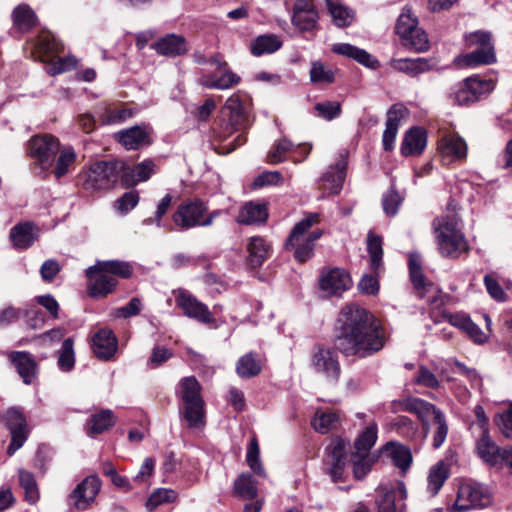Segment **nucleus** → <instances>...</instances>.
Here are the masks:
<instances>
[{"label":"nucleus","mask_w":512,"mask_h":512,"mask_svg":"<svg viewBox=\"0 0 512 512\" xmlns=\"http://www.w3.org/2000/svg\"><path fill=\"white\" fill-rule=\"evenodd\" d=\"M338 350L345 356L369 357L385 344L384 331L376 318L356 304L343 307L338 316Z\"/></svg>","instance_id":"f257e3e1"},{"label":"nucleus","mask_w":512,"mask_h":512,"mask_svg":"<svg viewBox=\"0 0 512 512\" xmlns=\"http://www.w3.org/2000/svg\"><path fill=\"white\" fill-rule=\"evenodd\" d=\"M222 111L225 119L215 130L214 137L219 142L225 143L223 149L229 153L246 142L244 132L249 127V117L244 94L233 93L226 100Z\"/></svg>","instance_id":"f03ea898"},{"label":"nucleus","mask_w":512,"mask_h":512,"mask_svg":"<svg viewBox=\"0 0 512 512\" xmlns=\"http://www.w3.org/2000/svg\"><path fill=\"white\" fill-rule=\"evenodd\" d=\"M459 224L457 214L451 211L433 220L432 227L438 251L445 258L456 259L469 249Z\"/></svg>","instance_id":"7ed1b4c3"},{"label":"nucleus","mask_w":512,"mask_h":512,"mask_svg":"<svg viewBox=\"0 0 512 512\" xmlns=\"http://www.w3.org/2000/svg\"><path fill=\"white\" fill-rule=\"evenodd\" d=\"M132 267L128 262L119 260L98 261L86 270L89 278V294L93 298L104 297L114 291L118 281L115 276L129 278Z\"/></svg>","instance_id":"20e7f679"},{"label":"nucleus","mask_w":512,"mask_h":512,"mask_svg":"<svg viewBox=\"0 0 512 512\" xmlns=\"http://www.w3.org/2000/svg\"><path fill=\"white\" fill-rule=\"evenodd\" d=\"M201 390V385L194 376L182 378L177 385L179 412L190 428L200 429L206 423L205 401Z\"/></svg>","instance_id":"39448f33"},{"label":"nucleus","mask_w":512,"mask_h":512,"mask_svg":"<svg viewBox=\"0 0 512 512\" xmlns=\"http://www.w3.org/2000/svg\"><path fill=\"white\" fill-rule=\"evenodd\" d=\"M319 222L320 215L310 213L293 227L285 247L294 251V258L298 262H305L312 257L315 243L322 236V230L311 228Z\"/></svg>","instance_id":"423d86ee"},{"label":"nucleus","mask_w":512,"mask_h":512,"mask_svg":"<svg viewBox=\"0 0 512 512\" xmlns=\"http://www.w3.org/2000/svg\"><path fill=\"white\" fill-rule=\"evenodd\" d=\"M124 169L122 160L95 162L80 175L83 189L89 192L111 189Z\"/></svg>","instance_id":"0eeeda50"},{"label":"nucleus","mask_w":512,"mask_h":512,"mask_svg":"<svg viewBox=\"0 0 512 512\" xmlns=\"http://www.w3.org/2000/svg\"><path fill=\"white\" fill-rule=\"evenodd\" d=\"M468 47H476L475 50L460 55L457 58L459 66L477 67L496 62V54L492 43V35L487 31H475L465 35Z\"/></svg>","instance_id":"6e6552de"},{"label":"nucleus","mask_w":512,"mask_h":512,"mask_svg":"<svg viewBox=\"0 0 512 512\" xmlns=\"http://www.w3.org/2000/svg\"><path fill=\"white\" fill-rule=\"evenodd\" d=\"M396 33L402 39L403 45L416 52H424L429 48L426 32L418 27V19L410 7H404L398 17Z\"/></svg>","instance_id":"1a4fd4ad"},{"label":"nucleus","mask_w":512,"mask_h":512,"mask_svg":"<svg viewBox=\"0 0 512 512\" xmlns=\"http://www.w3.org/2000/svg\"><path fill=\"white\" fill-rule=\"evenodd\" d=\"M491 495L486 487L476 482H463L459 485L453 512H466L470 509L484 508L491 504Z\"/></svg>","instance_id":"9d476101"},{"label":"nucleus","mask_w":512,"mask_h":512,"mask_svg":"<svg viewBox=\"0 0 512 512\" xmlns=\"http://www.w3.org/2000/svg\"><path fill=\"white\" fill-rule=\"evenodd\" d=\"M209 65L215 69L209 73L203 74L199 83L208 89L228 90L237 86L241 77L234 73L228 66V63L218 56L209 58Z\"/></svg>","instance_id":"9b49d317"},{"label":"nucleus","mask_w":512,"mask_h":512,"mask_svg":"<svg viewBox=\"0 0 512 512\" xmlns=\"http://www.w3.org/2000/svg\"><path fill=\"white\" fill-rule=\"evenodd\" d=\"M59 148V140L49 134L34 136L28 142L29 155L44 174L52 167Z\"/></svg>","instance_id":"f8f14e48"},{"label":"nucleus","mask_w":512,"mask_h":512,"mask_svg":"<svg viewBox=\"0 0 512 512\" xmlns=\"http://www.w3.org/2000/svg\"><path fill=\"white\" fill-rule=\"evenodd\" d=\"M318 282L326 297H339L352 287L350 274L339 267H324L320 271Z\"/></svg>","instance_id":"ddd939ff"},{"label":"nucleus","mask_w":512,"mask_h":512,"mask_svg":"<svg viewBox=\"0 0 512 512\" xmlns=\"http://www.w3.org/2000/svg\"><path fill=\"white\" fill-rule=\"evenodd\" d=\"M311 367L327 380L336 382L341 373L337 353L326 347H317L311 355Z\"/></svg>","instance_id":"4468645a"},{"label":"nucleus","mask_w":512,"mask_h":512,"mask_svg":"<svg viewBox=\"0 0 512 512\" xmlns=\"http://www.w3.org/2000/svg\"><path fill=\"white\" fill-rule=\"evenodd\" d=\"M346 446L343 439L334 438L325 449L324 469L334 482L342 479L346 465Z\"/></svg>","instance_id":"2eb2a0df"},{"label":"nucleus","mask_w":512,"mask_h":512,"mask_svg":"<svg viewBox=\"0 0 512 512\" xmlns=\"http://www.w3.org/2000/svg\"><path fill=\"white\" fill-rule=\"evenodd\" d=\"M4 420L11 434V442L7 448V453L12 456L26 442L29 429L22 412L16 408L7 410Z\"/></svg>","instance_id":"dca6fc26"},{"label":"nucleus","mask_w":512,"mask_h":512,"mask_svg":"<svg viewBox=\"0 0 512 512\" xmlns=\"http://www.w3.org/2000/svg\"><path fill=\"white\" fill-rule=\"evenodd\" d=\"M206 212L207 207L202 201H186L178 206L172 219L176 226L187 230L196 226H202L203 216Z\"/></svg>","instance_id":"f3484780"},{"label":"nucleus","mask_w":512,"mask_h":512,"mask_svg":"<svg viewBox=\"0 0 512 512\" xmlns=\"http://www.w3.org/2000/svg\"><path fill=\"white\" fill-rule=\"evenodd\" d=\"M175 301L183 313L190 318L196 319L205 324L215 323V318L209 311L208 307L202 302L198 301L192 294L184 289H179L174 292Z\"/></svg>","instance_id":"a211bd4d"},{"label":"nucleus","mask_w":512,"mask_h":512,"mask_svg":"<svg viewBox=\"0 0 512 512\" xmlns=\"http://www.w3.org/2000/svg\"><path fill=\"white\" fill-rule=\"evenodd\" d=\"M347 160L344 155L336 163L328 168V170L319 179V189L325 195L338 194L342 187L346 176Z\"/></svg>","instance_id":"6ab92c4d"},{"label":"nucleus","mask_w":512,"mask_h":512,"mask_svg":"<svg viewBox=\"0 0 512 512\" xmlns=\"http://www.w3.org/2000/svg\"><path fill=\"white\" fill-rule=\"evenodd\" d=\"M101 489V480L96 475L86 477L71 494L74 506L78 510H86L95 500Z\"/></svg>","instance_id":"aec40b11"},{"label":"nucleus","mask_w":512,"mask_h":512,"mask_svg":"<svg viewBox=\"0 0 512 512\" xmlns=\"http://www.w3.org/2000/svg\"><path fill=\"white\" fill-rule=\"evenodd\" d=\"M394 406L396 407V410L416 414L422 422L426 434L429 430V418L439 410L435 405L416 397H407L402 400L395 401Z\"/></svg>","instance_id":"412c9836"},{"label":"nucleus","mask_w":512,"mask_h":512,"mask_svg":"<svg viewBox=\"0 0 512 512\" xmlns=\"http://www.w3.org/2000/svg\"><path fill=\"white\" fill-rule=\"evenodd\" d=\"M318 12L312 0H295L292 23L302 31L312 30L318 21Z\"/></svg>","instance_id":"4be33fe9"},{"label":"nucleus","mask_w":512,"mask_h":512,"mask_svg":"<svg viewBox=\"0 0 512 512\" xmlns=\"http://www.w3.org/2000/svg\"><path fill=\"white\" fill-rule=\"evenodd\" d=\"M155 170V163L150 159H146L132 168H128L125 164V169L120 174L122 185L129 188L139 182L147 181L155 173Z\"/></svg>","instance_id":"5701e85b"},{"label":"nucleus","mask_w":512,"mask_h":512,"mask_svg":"<svg viewBox=\"0 0 512 512\" xmlns=\"http://www.w3.org/2000/svg\"><path fill=\"white\" fill-rule=\"evenodd\" d=\"M116 140L127 150H137L150 144V132L146 126H134L115 134Z\"/></svg>","instance_id":"b1692460"},{"label":"nucleus","mask_w":512,"mask_h":512,"mask_svg":"<svg viewBox=\"0 0 512 512\" xmlns=\"http://www.w3.org/2000/svg\"><path fill=\"white\" fill-rule=\"evenodd\" d=\"M378 493L379 496L376 500L378 512H395L396 500H405L407 497L406 487L402 481H398L391 490L381 486L378 489Z\"/></svg>","instance_id":"393cba45"},{"label":"nucleus","mask_w":512,"mask_h":512,"mask_svg":"<svg viewBox=\"0 0 512 512\" xmlns=\"http://www.w3.org/2000/svg\"><path fill=\"white\" fill-rule=\"evenodd\" d=\"M152 48L160 55L168 57H177L188 51L186 40L183 36L177 34H168L155 43Z\"/></svg>","instance_id":"a878e982"},{"label":"nucleus","mask_w":512,"mask_h":512,"mask_svg":"<svg viewBox=\"0 0 512 512\" xmlns=\"http://www.w3.org/2000/svg\"><path fill=\"white\" fill-rule=\"evenodd\" d=\"M438 150L442 157L448 158L449 161L461 160L466 157L467 144L463 138L448 134L440 139Z\"/></svg>","instance_id":"bb28decb"},{"label":"nucleus","mask_w":512,"mask_h":512,"mask_svg":"<svg viewBox=\"0 0 512 512\" xmlns=\"http://www.w3.org/2000/svg\"><path fill=\"white\" fill-rule=\"evenodd\" d=\"M477 453L479 457L491 466H499L503 464L504 450L490 438L489 434H481L480 439L477 441Z\"/></svg>","instance_id":"cd10ccee"},{"label":"nucleus","mask_w":512,"mask_h":512,"mask_svg":"<svg viewBox=\"0 0 512 512\" xmlns=\"http://www.w3.org/2000/svg\"><path fill=\"white\" fill-rule=\"evenodd\" d=\"M92 348L98 358L108 360L117 350V339L111 330L102 329L95 334Z\"/></svg>","instance_id":"c85d7f7f"},{"label":"nucleus","mask_w":512,"mask_h":512,"mask_svg":"<svg viewBox=\"0 0 512 512\" xmlns=\"http://www.w3.org/2000/svg\"><path fill=\"white\" fill-rule=\"evenodd\" d=\"M332 51L347 58L354 59L361 65L371 69H376L380 65L379 61L367 51L348 43L335 44L333 45Z\"/></svg>","instance_id":"c756f323"},{"label":"nucleus","mask_w":512,"mask_h":512,"mask_svg":"<svg viewBox=\"0 0 512 512\" xmlns=\"http://www.w3.org/2000/svg\"><path fill=\"white\" fill-rule=\"evenodd\" d=\"M19 375L26 384H30L36 374V362L28 352L14 351L8 354Z\"/></svg>","instance_id":"7c9ffc66"},{"label":"nucleus","mask_w":512,"mask_h":512,"mask_svg":"<svg viewBox=\"0 0 512 512\" xmlns=\"http://www.w3.org/2000/svg\"><path fill=\"white\" fill-rule=\"evenodd\" d=\"M267 218L266 205L251 201L242 206L236 220L240 224L252 225L264 223Z\"/></svg>","instance_id":"2f4dec72"},{"label":"nucleus","mask_w":512,"mask_h":512,"mask_svg":"<svg viewBox=\"0 0 512 512\" xmlns=\"http://www.w3.org/2000/svg\"><path fill=\"white\" fill-rule=\"evenodd\" d=\"M427 144L426 133L421 128H412L406 132L401 145V152L404 156L419 155Z\"/></svg>","instance_id":"473e14b6"},{"label":"nucleus","mask_w":512,"mask_h":512,"mask_svg":"<svg viewBox=\"0 0 512 512\" xmlns=\"http://www.w3.org/2000/svg\"><path fill=\"white\" fill-rule=\"evenodd\" d=\"M249 261L253 267L260 266L270 255V245L260 236L251 237L247 245Z\"/></svg>","instance_id":"72a5a7b5"},{"label":"nucleus","mask_w":512,"mask_h":512,"mask_svg":"<svg viewBox=\"0 0 512 512\" xmlns=\"http://www.w3.org/2000/svg\"><path fill=\"white\" fill-rule=\"evenodd\" d=\"M392 68L397 71L415 76L419 73L425 72L430 69V64L425 58H401L392 59L390 62Z\"/></svg>","instance_id":"f704fd0d"},{"label":"nucleus","mask_w":512,"mask_h":512,"mask_svg":"<svg viewBox=\"0 0 512 512\" xmlns=\"http://www.w3.org/2000/svg\"><path fill=\"white\" fill-rule=\"evenodd\" d=\"M31 223H22L14 226L10 232V239L14 247L18 249H26L30 247L36 240Z\"/></svg>","instance_id":"c9c22d12"},{"label":"nucleus","mask_w":512,"mask_h":512,"mask_svg":"<svg viewBox=\"0 0 512 512\" xmlns=\"http://www.w3.org/2000/svg\"><path fill=\"white\" fill-rule=\"evenodd\" d=\"M116 422V418L111 410H102L92 415L87 423V434L91 437L101 434L111 428Z\"/></svg>","instance_id":"e433bc0d"},{"label":"nucleus","mask_w":512,"mask_h":512,"mask_svg":"<svg viewBox=\"0 0 512 512\" xmlns=\"http://www.w3.org/2000/svg\"><path fill=\"white\" fill-rule=\"evenodd\" d=\"M282 46V42L276 35L265 34L258 36L251 43V52L255 56L271 54L276 52Z\"/></svg>","instance_id":"4c0bfd02"},{"label":"nucleus","mask_w":512,"mask_h":512,"mask_svg":"<svg viewBox=\"0 0 512 512\" xmlns=\"http://www.w3.org/2000/svg\"><path fill=\"white\" fill-rule=\"evenodd\" d=\"M311 423L317 432L325 434L340 425V417L337 413L332 411L318 410Z\"/></svg>","instance_id":"58836bf2"},{"label":"nucleus","mask_w":512,"mask_h":512,"mask_svg":"<svg viewBox=\"0 0 512 512\" xmlns=\"http://www.w3.org/2000/svg\"><path fill=\"white\" fill-rule=\"evenodd\" d=\"M261 372V364L253 353H247L236 363V373L239 377L249 379Z\"/></svg>","instance_id":"ea45409f"},{"label":"nucleus","mask_w":512,"mask_h":512,"mask_svg":"<svg viewBox=\"0 0 512 512\" xmlns=\"http://www.w3.org/2000/svg\"><path fill=\"white\" fill-rule=\"evenodd\" d=\"M409 274L413 287L418 291L422 297V291L426 286V279L422 271L421 256L418 253H411L409 255Z\"/></svg>","instance_id":"a19ab883"},{"label":"nucleus","mask_w":512,"mask_h":512,"mask_svg":"<svg viewBox=\"0 0 512 512\" xmlns=\"http://www.w3.org/2000/svg\"><path fill=\"white\" fill-rule=\"evenodd\" d=\"M377 439V425L370 424L356 439L354 443L355 452L360 456L370 455V449Z\"/></svg>","instance_id":"79ce46f5"},{"label":"nucleus","mask_w":512,"mask_h":512,"mask_svg":"<svg viewBox=\"0 0 512 512\" xmlns=\"http://www.w3.org/2000/svg\"><path fill=\"white\" fill-rule=\"evenodd\" d=\"M449 476L448 468L444 462H438L431 467L428 475V491L436 495Z\"/></svg>","instance_id":"37998d69"},{"label":"nucleus","mask_w":512,"mask_h":512,"mask_svg":"<svg viewBox=\"0 0 512 512\" xmlns=\"http://www.w3.org/2000/svg\"><path fill=\"white\" fill-rule=\"evenodd\" d=\"M37 49L42 61H49L61 52V45L53 35L43 34L37 41Z\"/></svg>","instance_id":"c03bdc74"},{"label":"nucleus","mask_w":512,"mask_h":512,"mask_svg":"<svg viewBox=\"0 0 512 512\" xmlns=\"http://www.w3.org/2000/svg\"><path fill=\"white\" fill-rule=\"evenodd\" d=\"M310 81L315 85H328L335 81V72L320 61L311 64Z\"/></svg>","instance_id":"a18cd8bd"},{"label":"nucleus","mask_w":512,"mask_h":512,"mask_svg":"<svg viewBox=\"0 0 512 512\" xmlns=\"http://www.w3.org/2000/svg\"><path fill=\"white\" fill-rule=\"evenodd\" d=\"M386 451L394 465L400 468L403 472L410 467L412 455L407 447L391 443L387 446Z\"/></svg>","instance_id":"49530a36"},{"label":"nucleus","mask_w":512,"mask_h":512,"mask_svg":"<svg viewBox=\"0 0 512 512\" xmlns=\"http://www.w3.org/2000/svg\"><path fill=\"white\" fill-rule=\"evenodd\" d=\"M19 484L24 489L25 500L30 504H35L39 499V491L34 475L24 469H19Z\"/></svg>","instance_id":"de8ad7c7"},{"label":"nucleus","mask_w":512,"mask_h":512,"mask_svg":"<svg viewBox=\"0 0 512 512\" xmlns=\"http://www.w3.org/2000/svg\"><path fill=\"white\" fill-rule=\"evenodd\" d=\"M367 251L370 255V267L372 271L377 272L382 265L383 249L381 238L373 233H369L367 237Z\"/></svg>","instance_id":"09e8293b"},{"label":"nucleus","mask_w":512,"mask_h":512,"mask_svg":"<svg viewBox=\"0 0 512 512\" xmlns=\"http://www.w3.org/2000/svg\"><path fill=\"white\" fill-rule=\"evenodd\" d=\"M433 447L438 449L445 442L448 435V424L442 411L439 409L433 416Z\"/></svg>","instance_id":"8fccbe9b"},{"label":"nucleus","mask_w":512,"mask_h":512,"mask_svg":"<svg viewBox=\"0 0 512 512\" xmlns=\"http://www.w3.org/2000/svg\"><path fill=\"white\" fill-rule=\"evenodd\" d=\"M234 488L236 494L245 499H253L257 495L256 483L250 475H240L235 481Z\"/></svg>","instance_id":"3c124183"},{"label":"nucleus","mask_w":512,"mask_h":512,"mask_svg":"<svg viewBox=\"0 0 512 512\" xmlns=\"http://www.w3.org/2000/svg\"><path fill=\"white\" fill-rule=\"evenodd\" d=\"M177 499V492L173 489L158 488L148 498L146 506L149 510H154L156 507L174 502Z\"/></svg>","instance_id":"603ef678"},{"label":"nucleus","mask_w":512,"mask_h":512,"mask_svg":"<svg viewBox=\"0 0 512 512\" xmlns=\"http://www.w3.org/2000/svg\"><path fill=\"white\" fill-rule=\"evenodd\" d=\"M465 82L472 92L471 95L476 97V101L490 93L495 86L492 80L481 79L478 76L468 77L465 79Z\"/></svg>","instance_id":"864d4df0"},{"label":"nucleus","mask_w":512,"mask_h":512,"mask_svg":"<svg viewBox=\"0 0 512 512\" xmlns=\"http://www.w3.org/2000/svg\"><path fill=\"white\" fill-rule=\"evenodd\" d=\"M75 364L73 341L71 338L64 340L62 348L59 351L58 366L64 371L68 372L72 370Z\"/></svg>","instance_id":"5fc2aeb1"},{"label":"nucleus","mask_w":512,"mask_h":512,"mask_svg":"<svg viewBox=\"0 0 512 512\" xmlns=\"http://www.w3.org/2000/svg\"><path fill=\"white\" fill-rule=\"evenodd\" d=\"M139 193L135 190L124 193L114 204V209L121 215H125L133 210L139 203Z\"/></svg>","instance_id":"6e6d98bb"},{"label":"nucleus","mask_w":512,"mask_h":512,"mask_svg":"<svg viewBox=\"0 0 512 512\" xmlns=\"http://www.w3.org/2000/svg\"><path fill=\"white\" fill-rule=\"evenodd\" d=\"M293 144L286 138L277 141L267 154V161L271 164H278L286 159V155L291 151Z\"/></svg>","instance_id":"4d7b16f0"},{"label":"nucleus","mask_w":512,"mask_h":512,"mask_svg":"<svg viewBox=\"0 0 512 512\" xmlns=\"http://www.w3.org/2000/svg\"><path fill=\"white\" fill-rule=\"evenodd\" d=\"M13 20L19 28H31L35 25L36 16L27 5H19L13 11Z\"/></svg>","instance_id":"13d9d810"},{"label":"nucleus","mask_w":512,"mask_h":512,"mask_svg":"<svg viewBox=\"0 0 512 512\" xmlns=\"http://www.w3.org/2000/svg\"><path fill=\"white\" fill-rule=\"evenodd\" d=\"M76 154L71 147L64 148L56 161L54 174L56 178H61L68 173L69 167L74 164Z\"/></svg>","instance_id":"bf43d9fd"},{"label":"nucleus","mask_w":512,"mask_h":512,"mask_svg":"<svg viewBox=\"0 0 512 512\" xmlns=\"http://www.w3.org/2000/svg\"><path fill=\"white\" fill-rule=\"evenodd\" d=\"M403 201V197L394 189L391 188L383 194L382 205L384 212L389 216H394L398 212L399 206Z\"/></svg>","instance_id":"052dcab7"},{"label":"nucleus","mask_w":512,"mask_h":512,"mask_svg":"<svg viewBox=\"0 0 512 512\" xmlns=\"http://www.w3.org/2000/svg\"><path fill=\"white\" fill-rule=\"evenodd\" d=\"M329 12L333 18L334 23L339 27L348 26L352 20L350 11L341 4L334 3L330 0L327 2Z\"/></svg>","instance_id":"680f3d73"},{"label":"nucleus","mask_w":512,"mask_h":512,"mask_svg":"<svg viewBox=\"0 0 512 512\" xmlns=\"http://www.w3.org/2000/svg\"><path fill=\"white\" fill-rule=\"evenodd\" d=\"M316 116L331 121L341 114V105L336 101H325L315 105Z\"/></svg>","instance_id":"e2e57ef3"},{"label":"nucleus","mask_w":512,"mask_h":512,"mask_svg":"<svg viewBox=\"0 0 512 512\" xmlns=\"http://www.w3.org/2000/svg\"><path fill=\"white\" fill-rule=\"evenodd\" d=\"M142 310V302L139 298H132L125 306L119 307L112 312L115 318H129L138 315Z\"/></svg>","instance_id":"0e129e2a"},{"label":"nucleus","mask_w":512,"mask_h":512,"mask_svg":"<svg viewBox=\"0 0 512 512\" xmlns=\"http://www.w3.org/2000/svg\"><path fill=\"white\" fill-rule=\"evenodd\" d=\"M495 423L502 435L512 440V402L506 411L499 413L495 417Z\"/></svg>","instance_id":"69168bd1"},{"label":"nucleus","mask_w":512,"mask_h":512,"mask_svg":"<svg viewBox=\"0 0 512 512\" xmlns=\"http://www.w3.org/2000/svg\"><path fill=\"white\" fill-rule=\"evenodd\" d=\"M352 462L354 476L359 480L367 475L372 465V459L370 455L360 456L357 453H353Z\"/></svg>","instance_id":"338daca9"},{"label":"nucleus","mask_w":512,"mask_h":512,"mask_svg":"<svg viewBox=\"0 0 512 512\" xmlns=\"http://www.w3.org/2000/svg\"><path fill=\"white\" fill-rule=\"evenodd\" d=\"M471 90L465 80L455 87L451 97L459 105H467L476 102V97L471 95Z\"/></svg>","instance_id":"774afa93"}]
</instances>
